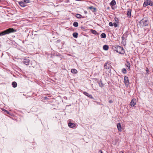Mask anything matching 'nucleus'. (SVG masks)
<instances>
[{"label": "nucleus", "instance_id": "nucleus-10", "mask_svg": "<svg viewBox=\"0 0 153 153\" xmlns=\"http://www.w3.org/2000/svg\"><path fill=\"white\" fill-rule=\"evenodd\" d=\"M68 126L70 128H73L75 126V124L73 123H71L70 122H69L68 124Z\"/></svg>", "mask_w": 153, "mask_h": 153}, {"label": "nucleus", "instance_id": "nucleus-1", "mask_svg": "<svg viewBox=\"0 0 153 153\" xmlns=\"http://www.w3.org/2000/svg\"><path fill=\"white\" fill-rule=\"evenodd\" d=\"M114 50L121 54H123L125 53V51L123 48L121 46H117L113 48Z\"/></svg>", "mask_w": 153, "mask_h": 153}, {"label": "nucleus", "instance_id": "nucleus-31", "mask_svg": "<svg viewBox=\"0 0 153 153\" xmlns=\"http://www.w3.org/2000/svg\"><path fill=\"white\" fill-rule=\"evenodd\" d=\"M109 102L110 103H112L113 102V101L112 100H110Z\"/></svg>", "mask_w": 153, "mask_h": 153}, {"label": "nucleus", "instance_id": "nucleus-26", "mask_svg": "<svg viewBox=\"0 0 153 153\" xmlns=\"http://www.w3.org/2000/svg\"><path fill=\"white\" fill-rule=\"evenodd\" d=\"M83 93L84 94H85L86 96H87L88 97V95H89V94H88V93L87 92H85V91Z\"/></svg>", "mask_w": 153, "mask_h": 153}, {"label": "nucleus", "instance_id": "nucleus-13", "mask_svg": "<svg viewBox=\"0 0 153 153\" xmlns=\"http://www.w3.org/2000/svg\"><path fill=\"white\" fill-rule=\"evenodd\" d=\"M116 2L115 0H112L110 3V5L112 9H114L112 6L115 5L116 4Z\"/></svg>", "mask_w": 153, "mask_h": 153}, {"label": "nucleus", "instance_id": "nucleus-8", "mask_svg": "<svg viewBox=\"0 0 153 153\" xmlns=\"http://www.w3.org/2000/svg\"><path fill=\"white\" fill-rule=\"evenodd\" d=\"M124 82L126 85H127L128 84L129 82V80L128 78V77L126 76H124Z\"/></svg>", "mask_w": 153, "mask_h": 153}, {"label": "nucleus", "instance_id": "nucleus-35", "mask_svg": "<svg viewBox=\"0 0 153 153\" xmlns=\"http://www.w3.org/2000/svg\"><path fill=\"white\" fill-rule=\"evenodd\" d=\"M119 153H124L122 151H120V152Z\"/></svg>", "mask_w": 153, "mask_h": 153}, {"label": "nucleus", "instance_id": "nucleus-9", "mask_svg": "<svg viewBox=\"0 0 153 153\" xmlns=\"http://www.w3.org/2000/svg\"><path fill=\"white\" fill-rule=\"evenodd\" d=\"M30 60L28 59H25L23 61V63L26 65L29 64Z\"/></svg>", "mask_w": 153, "mask_h": 153}, {"label": "nucleus", "instance_id": "nucleus-27", "mask_svg": "<svg viewBox=\"0 0 153 153\" xmlns=\"http://www.w3.org/2000/svg\"><path fill=\"white\" fill-rule=\"evenodd\" d=\"M2 111H4V112H6L7 114H9V112L8 111H7L6 110H5L4 109H2Z\"/></svg>", "mask_w": 153, "mask_h": 153}, {"label": "nucleus", "instance_id": "nucleus-28", "mask_svg": "<svg viewBox=\"0 0 153 153\" xmlns=\"http://www.w3.org/2000/svg\"><path fill=\"white\" fill-rule=\"evenodd\" d=\"M99 84L100 86L101 87H102L103 86V85L102 84V83L101 82H99Z\"/></svg>", "mask_w": 153, "mask_h": 153}, {"label": "nucleus", "instance_id": "nucleus-14", "mask_svg": "<svg viewBox=\"0 0 153 153\" xmlns=\"http://www.w3.org/2000/svg\"><path fill=\"white\" fill-rule=\"evenodd\" d=\"M116 22L113 23V25L115 27H116L119 24V20H115Z\"/></svg>", "mask_w": 153, "mask_h": 153}, {"label": "nucleus", "instance_id": "nucleus-19", "mask_svg": "<svg viewBox=\"0 0 153 153\" xmlns=\"http://www.w3.org/2000/svg\"><path fill=\"white\" fill-rule=\"evenodd\" d=\"M91 32L93 34L95 35L98 34L97 32L94 30L91 29Z\"/></svg>", "mask_w": 153, "mask_h": 153}, {"label": "nucleus", "instance_id": "nucleus-20", "mask_svg": "<svg viewBox=\"0 0 153 153\" xmlns=\"http://www.w3.org/2000/svg\"><path fill=\"white\" fill-rule=\"evenodd\" d=\"M71 72L74 74H76L77 72V71L75 69H72L71 71Z\"/></svg>", "mask_w": 153, "mask_h": 153}, {"label": "nucleus", "instance_id": "nucleus-6", "mask_svg": "<svg viewBox=\"0 0 153 153\" xmlns=\"http://www.w3.org/2000/svg\"><path fill=\"white\" fill-rule=\"evenodd\" d=\"M148 5L152 6L153 5V2L150 0H145L143 6L145 7Z\"/></svg>", "mask_w": 153, "mask_h": 153}, {"label": "nucleus", "instance_id": "nucleus-23", "mask_svg": "<svg viewBox=\"0 0 153 153\" xmlns=\"http://www.w3.org/2000/svg\"><path fill=\"white\" fill-rule=\"evenodd\" d=\"M73 25L75 27H78V24L77 22H74L73 23Z\"/></svg>", "mask_w": 153, "mask_h": 153}, {"label": "nucleus", "instance_id": "nucleus-25", "mask_svg": "<svg viewBox=\"0 0 153 153\" xmlns=\"http://www.w3.org/2000/svg\"><path fill=\"white\" fill-rule=\"evenodd\" d=\"M122 72L123 74H126V70L125 68H123L122 70Z\"/></svg>", "mask_w": 153, "mask_h": 153}, {"label": "nucleus", "instance_id": "nucleus-30", "mask_svg": "<svg viewBox=\"0 0 153 153\" xmlns=\"http://www.w3.org/2000/svg\"><path fill=\"white\" fill-rule=\"evenodd\" d=\"M88 97L91 99H93V97L92 96V95H89L88 96Z\"/></svg>", "mask_w": 153, "mask_h": 153}, {"label": "nucleus", "instance_id": "nucleus-12", "mask_svg": "<svg viewBox=\"0 0 153 153\" xmlns=\"http://www.w3.org/2000/svg\"><path fill=\"white\" fill-rule=\"evenodd\" d=\"M88 8L91 10L93 12H96L97 10L96 8L93 6L89 7H88Z\"/></svg>", "mask_w": 153, "mask_h": 153}, {"label": "nucleus", "instance_id": "nucleus-18", "mask_svg": "<svg viewBox=\"0 0 153 153\" xmlns=\"http://www.w3.org/2000/svg\"><path fill=\"white\" fill-rule=\"evenodd\" d=\"M13 87L14 88H16L17 87V84L15 82H13L12 83Z\"/></svg>", "mask_w": 153, "mask_h": 153}, {"label": "nucleus", "instance_id": "nucleus-11", "mask_svg": "<svg viewBox=\"0 0 153 153\" xmlns=\"http://www.w3.org/2000/svg\"><path fill=\"white\" fill-rule=\"evenodd\" d=\"M117 127L118 131H122L121 126L120 123H117Z\"/></svg>", "mask_w": 153, "mask_h": 153}, {"label": "nucleus", "instance_id": "nucleus-15", "mask_svg": "<svg viewBox=\"0 0 153 153\" xmlns=\"http://www.w3.org/2000/svg\"><path fill=\"white\" fill-rule=\"evenodd\" d=\"M131 10L130 9H128L127 14L129 18L131 16Z\"/></svg>", "mask_w": 153, "mask_h": 153}, {"label": "nucleus", "instance_id": "nucleus-7", "mask_svg": "<svg viewBox=\"0 0 153 153\" xmlns=\"http://www.w3.org/2000/svg\"><path fill=\"white\" fill-rule=\"evenodd\" d=\"M136 103V100L135 99H133L131 101L130 104L131 107L134 106Z\"/></svg>", "mask_w": 153, "mask_h": 153}, {"label": "nucleus", "instance_id": "nucleus-22", "mask_svg": "<svg viewBox=\"0 0 153 153\" xmlns=\"http://www.w3.org/2000/svg\"><path fill=\"white\" fill-rule=\"evenodd\" d=\"M100 36L102 38H105L106 37V35L105 33H102L101 34Z\"/></svg>", "mask_w": 153, "mask_h": 153}, {"label": "nucleus", "instance_id": "nucleus-34", "mask_svg": "<svg viewBox=\"0 0 153 153\" xmlns=\"http://www.w3.org/2000/svg\"><path fill=\"white\" fill-rule=\"evenodd\" d=\"M146 71H147V72H148V71H149V69H148V68H147L146 69Z\"/></svg>", "mask_w": 153, "mask_h": 153}, {"label": "nucleus", "instance_id": "nucleus-16", "mask_svg": "<svg viewBox=\"0 0 153 153\" xmlns=\"http://www.w3.org/2000/svg\"><path fill=\"white\" fill-rule=\"evenodd\" d=\"M125 65H126V67L128 68V70H129L130 67V63L128 62H126Z\"/></svg>", "mask_w": 153, "mask_h": 153}, {"label": "nucleus", "instance_id": "nucleus-33", "mask_svg": "<svg viewBox=\"0 0 153 153\" xmlns=\"http://www.w3.org/2000/svg\"><path fill=\"white\" fill-rule=\"evenodd\" d=\"M99 152H100V153H103L102 152V150H99Z\"/></svg>", "mask_w": 153, "mask_h": 153}, {"label": "nucleus", "instance_id": "nucleus-29", "mask_svg": "<svg viewBox=\"0 0 153 153\" xmlns=\"http://www.w3.org/2000/svg\"><path fill=\"white\" fill-rule=\"evenodd\" d=\"M109 25L110 26H113V24L112 22H110L109 23Z\"/></svg>", "mask_w": 153, "mask_h": 153}, {"label": "nucleus", "instance_id": "nucleus-4", "mask_svg": "<svg viewBox=\"0 0 153 153\" xmlns=\"http://www.w3.org/2000/svg\"><path fill=\"white\" fill-rule=\"evenodd\" d=\"M111 68V66L109 64L106 63L105 64L104 68L107 70V74H109L110 73Z\"/></svg>", "mask_w": 153, "mask_h": 153}, {"label": "nucleus", "instance_id": "nucleus-32", "mask_svg": "<svg viewBox=\"0 0 153 153\" xmlns=\"http://www.w3.org/2000/svg\"><path fill=\"white\" fill-rule=\"evenodd\" d=\"M125 38V37H124V35H123L122 37V40H123Z\"/></svg>", "mask_w": 153, "mask_h": 153}, {"label": "nucleus", "instance_id": "nucleus-5", "mask_svg": "<svg viewBox=\"0 0 153 153\" xmlns=\"http://www.w3.org/2000/svg\"><path fill=\"white\" fill-rule=\"evenodd\" d=\"M139 24L142 26H145L148 25V22L146 20H141L139 22Z\"/></svg>", "mask_w": 153, "mask_h": 153}, {"label": "nucleus", "instance_id": "nucleus-17", "mask_svg": "<svg viewBox=\"0 0 153 153\" xmlns=\"http://www.w3.org/2000/svg\"><path fill=\"white\" fill-rule=\"evenodd\" d=\"M103 49L105 51L107 50L108 49V46L106 45H105L103 46Z\"/></svg>", "mask_w": 153, "mask_h": 153}, {"label": "nucleus", "instance_id": "nucleus-21", "mask_svg": "<svg viewBox=\"0 0 153 153\" xmlns=\"http://www.w3.org/2000/svg\"><path fill=\"white\" fill-rule=\"evenodd\" d=\"M78 35V33H74L73 34V37L76 38L77 37Z\"/></svg>", "mask_w": 153, "mask_h": 153}, {"label": "nucleus", "instance_id": "nucleus-24", "mask_svg": "<svg viewBox=\"0 0 153 153\" xmlns=\"http://www.w3.org/2000/svg\"><path fill=\"white\" fill-rule=\"evenodd\" d=\"M75 16L76 18L79 19L81 18V15L79 14H75Z\"/></svg>", "mask_w": 153, "mask_h": 153}, {"label": "nucleus", "instance_id": "nucleus-2", "mask_svg": "<svg viewBox=\"0 0 153 153\" xmlns=\"http://www.w3.org/2000/svg\"><path fill=\"white\" fill-rule=\"evenodd\" d=\"M16 31L13 28H10L6 30H4L0 33V36H2L5 34H8L10 33Z\"/></svg>", "mask_w": 153, "mask_h": 153}, {"label": "nucleus", "instance_id": "nucleus-3", "mask_svg": "<svg viewBox=\"0 0 153 153\" xmlns=\"http://www.w3.org/2000/svg\"><path fill=\"white\" fill-rule=\"evenodd\" d=\"M30 1L29 0H21V1L19 2V5L22 7H24L27 6V4L29 3Z\"/></svg>", "mask_w": 153, "mask_h": 153}]
</instances>
